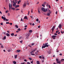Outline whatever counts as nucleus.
<instances>
[{"instance_id":"obj_51","label":"nucleus","mask_w":64,"mask_h":64,"mask_svg":"<svg viewBox=\"0 0 64 64\" xmlns=\"http://www.w3.org/2000/svg\"><path fill=\"white\" fill-rule=\"evenodd\" d=\"M42 6L43 7H45V5H44L42 4Z\"/></svg>"},{"instance_id":"obj_23","label":"nucleus","mask_w":64,"mask_h":64,"mask_svg":"<svg viewBox=\"0 0 64 64\" xmlns=\"http://www.w3.org/2000/svg\"><path fill=\"white\" fill-rule=\"evenodd\" d=\"M13 63H14V64H16V62L15 61H13Z\"/></svg>"},{"instance_id":"obj_32","label":"nucleus","mask_w":64,"mask_h":64,"mask_svg":"<svg viewBox=\"0 0 64 64\" xmlns=\"http://www.w3.org/2000/svg\"><path fill=\"white\" fill-rule=\"evenodd\" d=\"M18 30L19 31H21V30H20V28H19L18 29Z\"/></svg>"},{"instance_id":"obj_40","label":"nucleus","mask_w":64,"mask_h":64,"mask_svg":"<svg viewBox=\"0 0 64 64\" xmlns=\"http://www.w3.org/2000/svg\"><path fill=\"white\" fill-rule=\"evenodd\" d=\"M34 44H35L34 43H32V45H34Z\"/></svg>"},{"instance_id":"obj_9","label":"nucleus","mask_w":64,"mask_h":64,"mask_svg":"<svg viewBox=\"0 0 64 64\" xmlns=\"http://www.w3.org/2000/svg\"><path fill=\"white\" fill-rule=\"evenodd\" d=\"M58 27L60 29H61V24H60L58 26Z\"/></svg>"},{"instance_id":"obj_1","label":"nucleus","mask_w":64,"mask_h":64,"mask_svg":"<svg viewBox=\"0 0 64 64\" xmlns=\"http://www.w3.org/2000/svg\"><path fill=\"white\" fill-rule=\"evenodd\" d=\"M41 9L42 11H43L44 12H46L48 11V9L47 8L45 9V8H41Z\"/></svg>"},{"instance_id":"obj_39","label":"nucleus","mask_w":64,"mask_h":64,"mask_svg":"<svg viewBox=\"0 0 64 64\" xmlns=\"http://www.w3.org/2000/svg\"><path fill=\"white\" fill-rule=\"evenodd\" d=\"M7 32H8V33H10V31H9L7 30Z\"/></svg>"},{"instance_id":"obj_53","label":"nucleus","mask_w":64,"mask_h":64,"mask_svg":"<svg viewBox=\"0 0 64 64\" xmlns=\"http://www.w3.org/2000/svg\"><path fill=\"white\" fill-rule=\"evenodd\" d=\"M35 54H36V55H37L38 54H37V52H35Z\"/></svg>"},{"instance_id":"obj_29","label":"nucleus","mask_w":64,"mask_h":64,"mask_svg":"<svg viewBox=\"0 0 64 64\" xmlns=\"http://www.w3.org/2000/svg\"><path fill=\"white\" fill-rule=\"evenodd\" d=\"M38 13H39V14H41V12H40V10H38Z\"/></svg>"},{"instance_id":"obj_58","label":"nucleus","mask_w":64,"mask_h":64,"mask_svg":"<svg viewBox=\"0 0 64 64\" xmlns=\"http://www.w3.org/2000/svg\"><path fill=\"white\" fill-rule=\"evenodd\" d=\"M42 63H43L44 62V60H42Z\"/></svg>"},{"instance_id":"obj_47","label":"nucleus","mask_w":64,"mask_h":64,"mask_svg":"<svg viewBox=\"0 0 64 64\" xmlns=\"http://www.w3.org/2000/svg\"><path fill=\"white\" fill-rule=\"evenodd\" d=\"M52 13V11L50 12H48V13H49L50 14H51V13Z\"/></svg>"},{"instance_id":"obj_11","label":"nucleus","mask_w":64,"mask_h":64,"mask_svg":"<svg viewBox=\"0 0 64 64\" xmlns=\"http://www.w3.org/2000/svg\"><path fill=\"white\" fill-rule=\"evenodd\" d=\"M6 35L7 36L9 37V36H10V34H8V33H7L6 34Z\"/></svg>"},{"instance_id":"obj_56","label":"nucleus","mask_w":64,"mask_h":64,"mask_svg":"<svg viewBox=\"0 0 64 64\" xmlns=\"http://www.w3.org/2000/svg\"><path fill=\"white\" fill-rule=\"evenodd\" d=\"M29 60H32V59L31 58H29Z\"/></svg>"},{"instance_id":"obj_45","label":"nucleus","mask_w":64,"mask_h":64,"mask_svg":"<svg viewBox=\"0 0 64 64\" xmlns=\"http://www.w3.org/2000/svg\"><path fill=\"white\" fill-rule=\"evenodd\" d=\"M20 42L21 43H22V42H23V41L21 40L20 41Z\"/></svg>"},{"instance_id":"obj_16","label":"nucleus","mask_w":64,"mask_h":64,"mask_svg":"<svg viewBox=\"0 0 64 64\" xmlns=\"http://www.w3.org/2000/svg\"><path fill=\"white\" fill-rule=\"evenodd\" d=\"M47 16H50V14L49 13V12L48 13H47Z\"/></svg>"},{"instance_id":"obj_14","label":"nucleus","mask_w":64,"mask_h":64,"mask_svg":"<svg viewBox=\"0 0 64 64\" xmlns=\"http://www.w3.org/2000/svg\"><path fill=\"white\" fill-rule=\"evenodd\" d=\"M37 64H40V62L38 60L36 62Z\"/></svg>"},{"instance_id":"obj_36","label":"nucleus","mask_w":64,"mask_h":64,"mask_svg":"<svg viewBox=\"0 0 64 64\" xmlns=\"http://www.w3.org/2000/svg\"><path fill=\"white\" fill-rule=\"evenodd\" d=\"M20 10V9H18V8H17L16 9V11H17L18 10Z\"/></svg>"},{"instance_id":"obj_10","label":"nucleus","mask_w":64,"mask_h":64,"mask_svg":"<svg viewBox=\"0 0 64 64\" xmlns=\"http://www.w3.org/2000/svg\"><path fill=\"white\" fill-rule=\"evenodd\" d=\"M0 45H1V48H3L4 47H3V45H2V44H0Z\"/></svg>"},{"instance_id":"obj_13","label":"nucleus","mask_w":64,"mask_h":64,"mask_svg":"<svg viewBox=\"0 0 64 64\" xmlns=\"http://www.w3.org/2000/svg\"><path fill=\"white\" fill-rule=\"evenodd\" d=\"M16 3H14L13 4L12 6H13L15 7V6H16Z\"/></svg>"},{"instance_id":"obj_64","label":"nucleus","mask_w":64,"mask_h":64,"mask_svg":"<svg viewBox=\"0 0 64 64\" xmlns=\"http://www.w3.org/2000/svg\"><path fill=\"white\" fill-rule=\"evenodd\" d=\"M50 10H48V12H50Z\"/></svg>"},{"instance_id":"obj_62","label":"nucleus","mask_w":64,"mask_h":64,"mask_svg":"<svg viewBox=\"0 0 64 64\" xmlns=\"http://www.w3.org/2000/svg\"><path fill=\"white\" fill-rule=\"evenodd\" d=\"M30 17L31 18H33V16H30Z\"/></svg>"},{"instance_id":"obj_63","label":"nucleus","mask_w":64,"mask_h":64,"mask_svg":"<svg viewBox=\"0 0 64 64\" xmlns=\"http://www.w3.org/2000/svg\"><path fill=\"white\" fill-rule=\"evenodd\" d=\"M9 7L10 9V4H9Z\"/></svg>"},{"instance_id":"obj_60","label":"nucleus","mask_w":64,"mask_h":64,"mask_svg":"<svg viewBox=\"0 0 64 64\" xmlns=\"http://www.w3.org/2000/svg\"><path fill=\"white\" fill-rule=\"evenodd\" d=\"M38 28H40V26H38Z\"/></svg>"},{"instance_id":"obj_48","label":"nucleus","mask_w":64,"mask_h":64,"mask_svg":"<svg viewBox=\"0 0 64 64\" xmlns=\"http://www.w3.org/2000/svg\"><path fill=\"white\" fill-rule=\"evenodd\" d=\"M12 2L14 3H15V2L14 1V0H13L12 1Z\"/></svg>"},{"instance_id":"obj_20","label":"nucleus","mask_w":64,"mask_h":64,"mask_svg":"<svg viewBox=\"0 0 64 64\" xmlns=\"http://www.w3.org/2000/svg\"><path fill=\"white\" fill-rule=\"evenodd\" d=\"M45 47H46V46H45V45H44V46H42V49H43V48H45Z\"/></svg>"},{"instance_id":"obj_46","label":"nucleus","mask_w":64,"mask_h":64,"mask_svg":"<svg viewBox=\"0 0 64 64\" xmlns=\"http://www.w3.org/2000/svg\"><path fill=\"white\" fill-rule=\"evenodd\" d=\"M54 35H58V34H56V33H55L54 34Z\"/></svg>"},{"instance_id":"obj_7","label":"nucleus","mask_w":64,"mask_h":64,"mask_svg":"<svg viewBox=\"0 0 64 64\" xmlns=\"http://www.w3.org/2000/svg\"><path fill=\"white\" fill-rule=\"evenodd\" d=\"M36 49L34 50H32L31 52H30V53H34V52H35V50H36Z\"/></svg>"},{"instance_id":"obj_42","label":"nucleus","mask_w":64,"mask_h":64,"mask_svg":"<svg viewBox=\"0 0 64 64\" xmlns=\"http://www.w3.org/2000/svg\"><path fill=\"white\" fill-rule=\"evenodd\" d=\"M12 9L13 10H15V8H12Z\"/></svg>"},{"instance_id":"obj_6","label":"nucleus","mask_w":64,"mask_h":64,"mask_svg":"<svg viewBox=\"0 0 64 64\" xmlns=\"http://www.w3.org/2000/svg\"><path fill=\"white\" fill-rule=\"evenodd\" d=\"M15 52L16 53H19L20 52V50H16L15 51Z\"/></svg>"},{"instance_id":"obj_31","label":"nucleus","mask_w":64,"mask_h":64,"mask_svg":"<svg viewBox=\"0 0 64 64\" xmlns=\"http://www.w3.org/2000/svg\"><path fill=\"white\" fill-rule=\"evenodd\" d=\"M29 32H32V30H29Z\"/></svg>"},{"instance_id":"obj_37","label":"nucleus","mask_w":64,"mask_h":64,"mask_svg":"<svg viewBox=\"0 0 64 64\" xmlns=\"http://www.w3.org/2000/svg\"><path fill=\"white\" fill-rule=\"evenodd\" d=\"M59 30H57V31H56V33H58V32H59Z\"/></svg>"},{"instance_id":"obj_49","label":"nucleus","mask_w":64,"mask_h":64,"mask_svg":"<svg viewBox=\"0 0 64 64\" xmlns=\"http://www.w3.org/2000/svg\"><path fill=\"white\" fill-rule=\"evenodd\" d=\"M27 64H30V63L29 62H27Z\"/></svg>"},{"instance_id":"obj_33","label":"nucleus","mask_w":64,"mask_h":64,"mask_svg":"<svg viewBox=\"0 0 64 64\" xmlns=\"http://www.w3.org/2000/svg\"><path fill=\"white\" fill-rule=\"evenodd\" d=\"M44 5H46V2H44Z\"/></svg>"},{"instance_id":"obj_21","label":"nucleus","mask_w":64,"mask_h":64,"mask_svg":"<svg viewBox=\"0 0 64 64\" xmlns=\"http://www.w3.org/2000/svg\"><path fill=\"white\" fill-rule=\"evenodd\" d=\"M19 7V5H16V6H15V8H17V7Z\"/></svg>"},{"instance_id":"obj_50","label":"nucleus","mask_w":64,"mask_h":64,"mask_svg":"<svg viewBox=\"0 0 64 64\" xmlns=\"http://www.w3.org/2000/svg\"><path fill=\"white\" fill-rule=\"evenodd\" d=\"M6 24H9V22H6Z\"/></svg>"},{"instance_id":"obj_3","label":"nucleus","mask_w":64,"mask_h":64,"mask_svg":"<svg viewBox=\"0 0 64 64\" xmlns=\"http://www.w3.org/2000/svg\"><path fill=\"white\" fill-rule=\"evenodd\" d=\"M29 35H30V33H28L26 34V39H28L29 38Z\"/></svg>"},{"instance_id":"obj_27","label":"nucleus","mask_w":64,"mask_h":64,"mask_svg":"<svg viewBox=\"0 0 64 64\" xmlns=\"http://www.w3.org/2000/svg\"><path fill=\"white\" fill-rule=\"evenodd\" d=\"M49 5V4H48V3L47 4H46V6L47 7H48Z\"/></svg>"},{"instance_id":"obj_19","label":"nucleus","mask_w":64,"mask_h":64,"mask_svg":"<svg viewBox=\"0 0 64 64\" xmlns=\"http://www.w3.org/2000/svg\"><path fill=\"white\" fill-rule=\"evenodd\" d=\"M48 54H50L51 53V51L50 50H49L48 51Z\"/></svg>"},{"instance_id":"obj_61","label":"nucleus","mask_w":64,"mask_h":64,"mask_svg":"<svg viewBox=\"0 0 64 64\" xmlns=\"http://www.w3.org/2000/svg\"><path fill=\"white\" fill-rule=\"evenodd\" d=\"M39 58H42V56H39Z\"/></svg>"},{"instance_id":"obj_35","label":"nucleus","mask_w":64,"mask_h":64,"mask_svg":"<svg viewBox=\"0 0 64 64\" xmlns=\"http://www.w3.org/2000/svg\"><path fill=\"white\" fill-rule=\"evenodd\" d=\"M31 53V54L32 55H35V54H33L32 53Z\"/></svg>"},{"instance_id":"obj_15","label":"nucleus","mask_w":64,"mask_h":64,"mask_svg":"<svg viewBox=\"0 0 64 64\" xmlns=\"http://www.w3.org/2000/svg\"><path fill=\"white\" fill-rule=\"evenodd\" d=\"M26 4H24L23 5V6L24 7H25L26 6Z\"/></svg>"},{"instance_id":"obj_41","label":"nucleus","mask_w":64,"mask_h":64,"mask_svg":"<svg viewBox=\"0 0 64 64\" xmlns=\"http://www.w3.org/2000/svg\"><path fill=\"white\" fill-rule=\"evenodd\" d=\"M0 25H3V23L2 22L0 24Z\"/></svg>"},{"instance_id":"obj_54","label":"nucleus","mask_w":64,"mask_h":64,"mask_svg":"<svg viewBox=\"0 0 64 64\" xmlns=\"http://www.w3.org/2000/svg\"><path fill=\"white\" fill-rule=\"evenodd\" d=\"M19 32V31L18 30L16 31V32L17 33H18Z\"/></svg>"},{"instance_id":"obj_28","label":"nucleus","mask_w":64,"mask_h":64,"mask_svg":"<svg viewBox=\"0 0 64 64\" xmlns=\"http://www.w3.org/2000/svg\"><path fill=\"white\" fill-rule=\"evenodd\" d=\"M64 61V59H62L61 60V62H63Z\"/></svg>"},{"instance_id":"obj_8","label":"nucleus","mask_w":64,"mask_h":64,"mask_svg":"<svg viewBox=\"0 0 64 64\" xmlns=\"http://www.w3.org/2000/svg\"><path fill=\"white\" fill-rule=\"evenodd\" d=\"M4 21H9V20H8L6 18H4Z\"/></svg>"},{"instance_id":"obj_44","label":"nucleus","mask_w":64,"mask_h":64,"mask_svg":"<svg viewBox=\"0 0 64 64\" xmlns=\"http://www.w3.org/2000/svg\"><path fill=\"white\" fill-rule=\"evenodd\" d=\"M26 29H27V28H25L24 29V30H26Z\"/></svg>"},{"instance_id":"obj_24","label":"nucleus","mask_w":64,"mask_h":64,"mask_svg":"<svg viewBox=\"0 0 64 64\" xmlns=\"http://www.w3.org/2000/svg\"><path fill=\"white\" fill-rule=\"evenodd\" d=\"M45 46H46V47H48L49 46V45H48V44H45Z\"/></svg>"},{"instance_id":"obj_57","label":"nucleus","mask_w":64,"mask_h":64,"mask_svg":"<svg viewBox=\"0 0 64 64\" xmlns=\"http://www.w3.org/2000/svg\"><path fill=\"white\" fill-rule=\"evenodd\" d=\"M24 61H25V62H27V60L26 59L24 60Z\"/></svg>"},{"instance_id":"obj_30","label":"nucleus","mask_w":64,"mask_h":64,"mask_svg":"<svg viewBox=\"0 0 64 64\" xmlns=\"http://www.w3.org/2000/svg\"><path fill=\"white\" fill-rule=\"evenodd\" d=\"M4 18H5V17H4L3 16H2V19H3V20H4Z\"/></svg>"},{"instance_id":"obj_17","label":"nucleus","mask_w":64,"mask_h":64,"mask_svg":"<svg viewBox=\"0 0 64 64\" xmlns=\"http://www.w3.org/2000/svg\"><path fill=\"white\" fill-rule=\"evenodd\" d=\"M10 35L11 36H14V34L13 33H12Z\"/></svg>"},{"instance_id":"obj_4","label":"nucleus","mask_w":64,"mask_h":64,"mask_svg":"<svg viewBox=\"0 0 64 64\" xmlns=\"http://www.w3.org/2000/svg\"><path fill=\"white\" fill-rule=\"evenodd\" d=\"M55 27H56L55 26H53V27L52 29V32H53V30H54L55 28Z\"/></svg>"},{"instance_id":"obj_43","label":"nucleus","mask_w":64,"mask_h":64,"mask_svg":"<svg viewBox=\"0 0 64 64\" xmlns=\"http://www.w3.org/2000/svg\"><path fill=\"white\" fill-rule=\"evenodd\" d=\"M48 7L49 8H51V6H50V5H48Z\"/></svg>"},{"instance_id":"obj_12","label":"nucleus","mask_w":64,"mask_h":64,"mask_svg":"<svg viewBox=\"0 0 64 64\" xmlns=\"http://www.w3.org/2000/svg\"><path fill=\"white\" fill-rule=\"evenodd\" d=\"M24 19H26V20H28V18H27V16H26L24 17Z\"/></svg>"},{"instance_id":"obj_25","label":"nucleus","mask_w":64,"mask_h":64,"mask_svg":"<svg viewBox=\"0 0 64 64\" xmlns=\"http://www.w3.org/2000/svg\"><path fill=\"white\" fill-rule=\"evenodd\" d=\"M15 27H16V28H18V25H15Z\"/></svg>"},{"instance_id":"obj_52","label":"nucleus","mask_w":64,"mask_h":64,"mask_svg":"<svg viewBox=\"0 0 64 64\" xmlns=\"http://www.w3.org/2000/svg\"><path fill=\"white\" fill-rule=\"evenodd\" d=\"M36 21H37V22L38 21H39V20H38V19L37 18L36 19Z\"/></svg>"},{"instance_id":"obj_38","label":"nucleus","mask_w":64,"mask_h":64,"mask_svg":"<svg viewBox=\"0 0 64 64\" xmlns=\"http://www.w3.org/2000/svg\"><path fill=\"white\" fill-rule=\"evenodd\" d=\"M36 52H37V54H38V53H39V51H38V50H37L36 51Z\"/></svg>"},{"instance_id":"obj_18","label":"nucleus","mask_w":64,"mask_h":64,"mask_svg":"<svg viewBox=\"0 0 64 64\" xmlns=\"http://www.w3.org/2000/svg\"><path fill=\"white\" fill-rule=\"evenodd\" d=\"M17 55H14V58L15 59H16L17 58Z\"/></svg>"},{"instance_id":"obj_34","label":"nucleus","mask_w":64,"mask_h":64,"mask_svg":"<svg viewBox=\"0 0 64 64\" xmlns=\"http://www.w3.org/2000/svg\"><path fill=\"white\" fill-rule=\"evenodd\" d=\"M8 12H9V11H8V10H7L6 12V13H8Z\"/></svg>"},{"instance_id":"obj_55","label":"nucleus","mask_w":64,"mask_h":64,"mask_svg":"<svg viewBox=\"0 0 64 64\" xmlns=\"http://www.w3.org/2000/svg\"><path fill=\"white\" fill-rule=\"evenodd\" d=\"M11 25H12V23H9Z\"/></svg>"},{"instance_id":"obj_2","label":"nucleus","mask_w":64,"mask_h":64,"mask_svg":"<svg viewBox=\"0 0 64 64\" xmlns=\"http://www.w3.org/2000/svg\"><path fill=\"white\" fill-rule=\"evenodd\" d=\"M56 63H57V64L59 63V64H60L61 63V61H59V59L57 58L56 59Z\"/></svg>"},{"instance_id":"obj_59","label":"nucleus","mask_w":64,"mask_h":64,"mask_svg":"<svg viewBox=\"0 0 64 64\" xmlns=\"http://www.w3.org/2000/svg\"><path fill=\"white\" fill-rule=\"evenodd\" d=\"M34 25L35 24H34V23H33L32 24V25H33V26H34Z\"/></svg>"},{"instance_id":"obj_26","label":"nucleus","mask_w":64,"mask_h":64,"mask_svg":"<svg viewBox=\"0 0 64 64\" xmlns=\"http://www.w3.org/2000/svg\"><path fill=\"white\" fill-rule=\"evenodd\" d=\"M6 39V36H5L4 38H2V39L3 40L5 39Z\"/></svg>"},{"instance_id":"obj_5","label":"nucleus","mask_w":64,"mask_h":64,"mask_svg":"<svg viewBox=\"0 0 64 64\" xmlns=\"http://www.w3.org/2000/svg\"><path fill=\"white\" fill-rule=\"evenodd\" d=\"M56 36H56L54 35L52 36V38L53 39H55V38H56L55 37H56Z\"/></svg>"},{"instance_id":"obj_22","label":"nucleus","mask_w":64,"mask_h":64,"mask_svg":"<svg viewBox=\"0 0 64 64\" xmlns=\"http://www.w3.org/2000/svg\"><path fill=\"white\" fill-rule=\"evenodd\" d=\"M12 50H8V52H11V51H12Z\"/></svg>"}]
</instances>
